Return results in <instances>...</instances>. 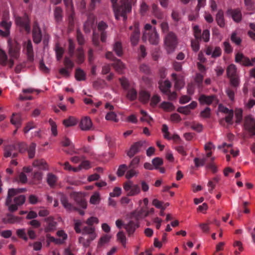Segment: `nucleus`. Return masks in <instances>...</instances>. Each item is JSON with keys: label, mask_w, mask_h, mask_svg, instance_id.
I'll list each match as a JSON object with an SVG mask.
<instances>
[{"label": "nucleus", "mask_w": 255, "mask_h": 255, "mask_svg": "<svg viewBox=\"0 0 255 255\" xmlns=\"http://www.w3.org/2000/svg\"><path fill=\"white\" fill-rule=\"evenodd\" d=\"M137 227L133 222H130L128 224L125 225V228L129 235L132 234Z\"/></svg>", "instance_id": "40"}, {"label": "nucleus", "mask_w": 255, "mask_h": 255, "mask_svg": "<svg viewBox=\"0 0 255 255\" xmlns=\"http://www.w3.org/2000/svg\"><path fill=\"white\" fill-rule=\"evenodd\" d=\"M230 83L234 87H238L240 83V78L238 76L229 78Z\"/></svg>", "instance_id": "54"}, {"label": "nucleus", "mask_w": 255, "mask_h": 255, "mask_svg": "<svg viewBox=\"0 0 255 255\" xmlns=\"http://www.w3.org/2000/svg\"><path fill=\"white\" fill-rule=\"evenodd\" d=\"M225 121L229 124H232V119L233 117V111L231 110L230 112L225 115Z\"/></svg>", "instance_id": "63"}, {"label": "nucleus", "mask_w": 255, "mask_h": 255, "mask_svg": "<svg viewBox=\"0 0 255 255\" xmlns=\"http://www.w3.org/2000/svg\"><path fill=\"white\" fill-rule=\"evenodd\" d=\"M123 188L128 196H135L141 192L140 187L131 180H128L123 184Z\"/></svg>", "instance_id": "3"}, {"label": "nucleus", "mask_w": 255, "mask_h": 255, "mask_svg": "<svg viewBox=\"0 0 255 255\" xmlns=\"http://www.w3.org/2000/svg\"><path fill=\"white\" fill-rule=\"evenodd\" d=\"M32 165L39 170H46L48 169V166L44 159H37L34 161Z\"/></svg>", "instance_id": "20"}, {"label": "nucleus", "mask_w": 255, "mask_h": 255, "mask_svg": "<svg viewBox=\"0 0 255 255\" xmlns=\"http://www.w3.org/2000/svg\"><path fill=\"white\" fill-rule=\"evenodd\" d=\"M75 77L77 80H84L85 79V74L83 70L77 69L76 71Z\"/></svg>", "instance_id": "51"}, {"label": "nucleus", "mask_w": 255, "mask_h": 255, "mask_svg": "<svg viewBox=\"0 0 255 255\" xmlns=\"http://www.w3.org/2000/svg\"><path fill=\"white\" fill-rule=\"evenodd\" d=\"M16 234L19 238L23 239L26 241H27L28 238L26 236L25 229H21L17 230L16 231Z\"/></svg>", "instance_id": "61"}, {"label": "nucleus", "mask_w": 255, "mask_h": 255, "mask_svg": "<svg viewBox=\"0 0 255 255\" xmlns=\"http://www.w3.org/2000/svg\"><path fill=\"white\" fill-rule=\"evenodd\" d=\"M113 66L119 73H123L125 69V66L120 60H116L113 63Z\"/></svg>", "instance_id": "30"}, {"label": "nucleus", "mask_w": 255, "mask_h": 255, "mask_svg": "<svg viewBox=\"0 0 255 255\" xmlns=\"http://www.w3.org/2000/svg\"><path fill=\"white\" fill-rule=\"evenodd\" d=\"M100 200L101 198L99 193L95 192L91 196L90 199V202L92 204L97 205L100 203Z\"/></svg>", "instance_id": "39"}, {"label": "nucleus", "mask_w": 255, "mask_h": 255, "mask_svg": "<svg viewBox=\"0 0 255 255\" xmlns=\"http://www.w3.org/2000/svg\"><path fill=\"white\" fill-rule=\"evenodd\" d=\"M78 122V120L76 118L69 117L68 118L63 120V124L65 127H70L76 125Z\"/></svg>", "instance_id": "29"}, {"label": "nucleus", "mask_w": 255, "mask_h": 255, "mask_svg": "<svg viewBox=\"0 0 255 255\" xmlns=\"http://www.w3.org/2000/svg\"><path fill=\"white\" fill-rule=\"evenodd\" d=\"M161 130L163 133V136L164 138L168 140L171 139V135H170V134L169 133V132L168 131V128L166 125H163L162 126Z\"/></svg>", "instance_id": "47"}, {"label": "nucleus", "mask_w": 255, "mask_h": 255, "mask_svg": "<svg viewBox=\"0 0 255 255\" xmlns=\"http://www.w3.org/2000/svg\"><path fill=\"white\" fill-rule=\"evenodd\" d=\"M161 107L166 111H172L174 110V107L173 105L169 102H163L161 104Z\"/></svg>", "instance_id": "49"}, {"label": "nucleus", "mask_w": 255, "mask_h": 255, "mask_svg": "<svg viewBox=\"0 0 255 255\" xmlns=\"http://www.w3.org/2000/svg\"><path fill=\"white\" fill-rule=\"evenodd\" d=\"M71 196L82 208L86 209L87 208V203L83 199L84 197V193L82 192H73L71 194Z\"/></svg>", "instance_id": "8"}, {"label": "nucleus", "mask_w": 255, "mask_h": 255, "mask_svg": "<svg viewBox=\"0 0 255 255\" xmlns=\"http://www.w3.org/2000/svg\"><path fill=\"white\" fill-rule=\"evenodd\" d=\"M205 150L206 151H209L207 153V156L210 157L212 154L211 152L210 151L212 149L215 148L214 145L212 144L211 142H208L207 143L205 146H204Z\"/></svg>", "instance_id": "59"}, {"label": "nucleus", "mask_w": 255, "mask_h": 255, "mask_svg": "<svg viewBox=\"0 0 255 255\" xmlns=\"http://www.w3.org/2000/svg\"><path fill=\"white\" fill-rule=\"evenodd\" d=\"M67 10L71 12L69 16V22L72 24L74 19V12L73 11V4L72 0H63Z\"/></svg>", "instance_id": "28"}, {"label": "nucleus", "mask_w": 255, "mask_h": 255, "mask_svg": "<svg viewBox=\"0 0 255 255\" xmlns=\"http://www.w3.org/2000/svg\"><path fill=\"white\" fill-rule=\"evenodd\" d=\"M228 12L235 21L239 22L241 20L242 15L240 9H231L228 10Z\"/></svg>", "instance_id": "22"}, {"label": "nucleus", "mask_w": 255, "mask_h": 255, "mask_svg": "<svg viewBox=\"0 0 255 255\" xmlns=\"http://www.w3.org/2000/svg\"><path fill=\"white\" fill-rule=\"evenodd\" d=\"M105 108L110 111L107 113L106 116V119L107 121H111L114 122H118L119 120L117 118L116 114L113 111L114 107L110 103H107L105 105Z\"/></svg>", "instance_id": "10"}, {"label": "nucleus", "mask_w": 255, "mask_h": 255, "mask_svg": "<svg viewBox=\"0 0 255 255\" xmlns=\"http://www.w3.org/2000/svg\"><path fill=\"white\" fill-rule=\"evenodd\" d=\"M215 100V97L214 96H207L201 95L199 98V101L201 104L209 105Z\"/></svg>", "instance_id": "26"}, {"label": "nucleus", "mask_w": 255, "mask_h": 255, "mask_svg": "<svg viewBox=\"0 0 255 255\" xmlns=\"http://www.w3.org/2000/svg\"><path fill=\"white\" fill-rule=\"evenodd\" d=\"M130 29L133 28V32L130 37V41L132 44L135 45L137 44L139 37V30L137 26H134L133 27L130 26Z\"/></svg>", "instance_id": "21"}, {"label": "nucleus", "mask_w": 255, "mask_h": 255, "mask_svg": "<svg viewBox=\"0 0 255 255\" xmlns=\"http://www.w3.org/2000/svg\"><path fill=\"white\" fill-rule=\"evenodd\" d=\"M144 29L145 31L143 34L142 40L143 41H146L147 35H148L149 33L151 32L153 29H152L151 26L149 24H146L145 25Z\"/></svg>", "instance_id": "57"}, {"label": "nucleus", "mask_w": 255, "mask_h": 255, "mask_svg": "<svg viewBox=\"0 0 255 255\" xmlns=\"http://www.w3.org/2000/svg\"><path fill=\"white\" fill-rule=\"evenodd\" d=\"M35 125L32 122L28 123L26 126L23 128V132L24 133H27L30 130L35 128Z\"/></svg>", "instance_id": "64"}, {"label": "nucleus", "mask_w": 255, "mask_h": 255, "mask_svg": "<svg viewBox=\"0 0 255 255\" xmlns=\"http://www.w3.org/2000/svg\"><path fill=\"white\" fill-rule=\"evenodd\" d=\"M7 61V57L4 51L0 49V63L6 65Z\"/></svg>", "instance_id": "55"}, {"label": "nucleus", "mask_w": 255, "mask_h": 255, "mask_svg": "<svg viewBox=\"0 0 255 255\" xmlns=\"http://www.w3.org/2000/svg\"><path fill=\"white\" fill-rule=\"evenodd\" d=\"M22 189H9L5 201V205L10 212L16 211L25 201L24 195H17L22 191Z\"/></svg>", "instance_id": "1"}, {"label": "nucleus", "mask_w": 255, "mask_h": 255, "mask_svg": "<svg viewBox=\"0 0 255 255\" xmlns=\"http://www.w3.org/2000/svg\"><path fill=\"white\" fill-rule=\"evenodd\" d=\"M176 43L175 35L173 33H169L165 38V45L168 53L174 50Z\"/></svg>", "instance_id": "5"}, {"label": "nucleus", "mask_w": 255, "mask_h": 255, "mask_svg": "<svg viewBox=\"0 0 255 255\" xmlns=\"http://www.w3.org/2000/svg\"><path fill=\"white\" fill-rule=\"evenodd\" d=\"M243 110L242 109H237L235 110L236 123H240L242 120Z\"/></svg>", "instance_id": "53"}, {"label": "nucleus", "mask_w": 255, "mask_h": 255, "mask_svg": "<svg viewBox=\"0 0 255 255\" xmlns=\"http://www.w3.org/2000/svg\"><path fill=\"white\" fill-rule=\"evenodd\" d=\"M21 220V218L18 217L14 216L11 215H7L6 218L3 219V222L4 223L14 224L20 222Z\"/></svg>", "instance_id": "31"}, {"label": "nucleus", "mask_w": 255, "mask_h": 255, "mask_svg": "<svg viewBox=\"0 0 255 255\" xmlns=\"http://www.w3.org/2000/svg\"><path fill=\"white\" fill-rule=\"evenodd\" d=\"M117 0H111L113 3V8L114 10L116 18L117 19L123 17L124 20L126 19V14L131 10V6L130 5L128 0H124L123 3L120 7L116 6Z\"/></svg>", "instance_id": "2"}, {"label": "nucleus", "mask_w": 255, "mask_h": 255, "mask_svg": "<svg viewBox=\"0 0 255 255\" xmlns=\"http://www.w3.org/2000/svg\"><path fill=\"white\" fill-rule=\"evenodd\" d=\"M245 127L252 134H255V120L252 116H248L246 118Z\"/></svg>", "instance_id": "9"}, {"label": "nucleus", "mask_w": 255, "mask_h": 255, "mask_svg": "<svg viewBox=\"0 0 255 255\" xmlns=\"http://www.w3.org/2000/svg\"><path fill=\"white\" fill-rule=\"evenodd\" d=\"M170 87L171 84L168 80H165L159 84V88L161 91L164 93H167L169 91Z\"/></svg>", "instance_id": "33"}, {"label": "nucleus", "mask_w": 255, "mask_h": 255, "mask_svg": "<svg viewBox=\"0 0 255 255\" xmlns=\"http://www.w3.org/2000/svg\"><path fill=\"white\" fill-rule=\"evenodd\" d=\"M244 2L247 9L249 10H255V2L253 0H244Z\"/></svg>", "instance_id": "58"}, {"label": "nucleus", "mask_w": 255, "mask_h": 255, "mask_svg": "<svg viewBox=\"0 0 255 255\" xmlns=\"http://www.w3.org/2000/svg\"><path fill=\"white\" fill-rule=\"evenodd\" d=\"M15 23L17 25L24 28L27 32L30 31V27L29 24V20L26 16L23 18L19 17L15 18Z\"/></svg>", "instance_id": "11"}, {"label": "nucleus", "mask_w": 255, "mask_h": 255, "mask_svg": "<svg viewBox=\"0 0 255 255\" xmlns=\"http://www.w3.org/2000/svg\"><path fill=\"white\" fill-rule=\"evenodd\" d=\"M235 61L244 66H252L255 63V57L250 60L249 58L245 56L242 53H238L235 56Z\"/></svg>", "instance_id": "6"}, {"label": "nucleus", "mask_w": 255, "mask_h": 255, "mask_svg": "<svg viewBox=\"0 0 255 255\" xmlns=\"http://www.w3.org/2000/svg\"><path fill=\"white\" fill-rule=\"evenodd\" d=\"M117 237L118 240L121 243L124 247H125L127 243V239L123 232H119L117 234Z\"/></svg>", "instance_id": "44"}, {"label": "nucleus", "mask_w": 255, "mask_h": 255, "mask_svg": "<svg viewBox=\"0 0 255 255\" xmlns=\"http://www.w3.org/2000/svg\"><path fill=\"white\" fill-rule=\"evenodd\" d=\"M216 20L218 24L220 27H224L225 26V21L224 19V14L222 11H219L216 15Z\"/></svg>", "instance_id": "37"}, {"label": "nucleus", "mask_w": 255, "mask_h": 255, "mask_svg": "<svg viewBox=\"0 0 255 255\" xmlns=\"http://www.w3.org/2000/svg\"><path fill=\"white\" fill-rule=\"evenodd\" d=\"M92 127V122L88 117H84L81 120L80 127L83 130H88Z\"/></svg>", "instance_id": "15"}, {"label": "nucleus", "mask_w": 255, "mask_h": 255, "mask_svg": "<svg viewBox=\"0 0 255 255\" xmlns=\"http://www.w3.org/2000/svg\"><path fill=\"white\" fill-rule=\"evenodd\" d=\"M113 50L119 56H121L123 54L122 45L120 42H117L115 43V44L114 45Z\"/></svg>", "instance_id": "46"}, {"label": "nucleus", "mask_w": 255, "mask_h": 255, "mask_svg": "<svg viewBox=\"0 0 255 255\" xmlns=\"http://www.w3.org/2000/svg\"><path fill=\"white\" fill-rule=\"evenodd\" d=\"M8 45L9 47V55L10 57L9 62L10 66H12L14 63L13 60L17 59L19 56L20 47L16 43L12 44L10 39L8 40Z\"/></svg>", "instance_id": "4"}, {"label": "nucleus", "mask_w": 255, "mask_h": 255, "mask_svg": "<svg viewBox=\"0 0 255 255\" xmlns=\"http://www.w3.org/2000/svg\"><path fill=\"white\" fill-rule=\"evenodd\" d=\"M206 54L208 55H211L213 58L219 57L222 53V50L219 47H208L206 49Z\"/></svg>", "instance_id": "16"}, {"label": "nucleus", "mask_w": 255, "mask_h": 255, "mask_svg": "<svg viewBox=\"0 0 255 255\" xmlns=\"http://www.w3.org/2000/svg\"><path fill=\"white\" fill-rule=\"evenodd\" d=\"M150 98V94L146 91L142 90L139 94V100L142 103L147 102Z\"/></svg>", "instance_id": "35"}, {"label": "nucleus", "mask_w": 255, "mask_h": 255, "mask_svg": "<svg viewBox=\"0 0 255 255\" xmlns=\"http://www.w3.org/2000/svg\"><path fill=\"white\" fill-rule=\"evenodd\" d=\"M24 49L26 51V53L28 58L30 60L33 59V48L32 43L30 40H27L24 44Z\"/></svg>", "instance_id": "27"}, {"label": "nucleus", "mask_w": 255, "mask_h": 255, "mask_svg": "<svg viewBox=\"0 0 255 255\" xmlns=\"http://www.w3.org/2000/svg\"><path fill=\"white\" fill-rule=\"evenodd\" d=\"M127 97L130 101L134 100L137 98V92L135 90L132 88L128 91Z\"/></svg>", "instance_id": "45"}, {"label": "nucleus", "mask_w": 255, "mask_h": 255, "mask_svg": "<svg viewBox=\"0 0 255 255\" xmlns=\"http://www.w3.org/2000/svg\"><path fill=\"white\" fill-rule=\"evenodd\" d=\"M111 238V236L108 235L102 237L99 241V245L103 246V245L108 243L110 241Z\"/></svg>", "instance_id": "62"}, {"label": "nucleus", "mask_w": 255, "mask_h": 255, "mask_svg": "<svg viewBox=\"0 0 255 255\" xmlns=\"http://www.w3.org/2000/svg\"><path fill=\"white\" fill-rule=\"evenodd\" d=\"M184 82L182 79H177L175 78V83L174 87L176 89L180 90L184 86Z\"/></svg>", "instance_id": "60"}, {"label": "nucleus", "mask_w": 255, "mask_h": 255, "mask_svg": "<svg viewBox=\"0 0 255 255\" xmlns=\"http://www.w3.org/2000/svg\"><path fill=\"white\" fill-rule=\"evenodd\" d=\"M95 230V229L94 227H86L83 229V234L89 235L90 240L92 241L97 237Z\"/></svg>", "instance_id": "24"}, {"label": "nucleus", "mask_w": 255, "mask_h": 255, "mask_svg": "<svg viewBox=\"0 0 255 255\" xmlns=\"http://www.w3.org/2000/svg\"><path fill=\"white\" fill-rule=\"evenodd\" d=\"M77 62L78 63H82L84 62L85 57L84 55V52L82 49L79 48L78 49L77 53Z\"/></svg>", "instance_id": "52"}, {"label": "nucleus", "mask_w": 255, "mask_h": 255, "mask_svg": "<svg viewBox=\"0 0 255 255\" xmlns=\"http://www.w3.org/2000/svg\"><path fill=\"white\" fill-rule=\"evenodd\" d=\"M152 164L154 169H157L163 164V159L159 157H155L152 160Z\"/></svg>", "instance_id": "42"}, {"label": "nucleus", "mask_w": 255, "mask_h": 255, "mask_svg": "<svg viewBox=\"0 0 255 255\" xmlns=\"http://www.w3.org/2000/svg\"><path fill=\"white\" fill-rule=\"evenodd\" d=\"M33 38L34 42L36 43H39L41 40V31L36 22H35L33 25Z\"/></svg>", "instance_id": "17"}, {"label": "nucleus", "mask_w": 255, "mask_h": 255, "mask_svg": "<svg viewBox=\"0 0 255 255\" xmlns=\"http://www.w3.org/2000/svg\"><path fill=\"white\" fill-rule=\"evenodd\" d=\"M148 39L149 42L152 44H157L159 41L158 35L154 28L148 35H147L146 40Z\"/></svg>", "instance_id": "18"}, {"label": "nucleus", "mask_w": 255, "mask_h": 255, "mask_svg": "<svg viewBox=\"0 0 255 255\" xmlns=\"http://www.w3.org/2000/svg\"><path fill=\"white\" fill-rule=\"evenodd\" d=\"M227 75L229 78L232 77L238 76L237 74V68L233 64H230L227 68Z\"/></svg>", "instance_id": "25"}, {"label": "nucleus", "mask_w": 255, "mask_h": 255, "mask_svg": "<svg viewBox=\"0 0 255 255\" xmlns=\"http://www.w3.org/2000/svg\"><path fill=\"white\" fill-rule=\"evenodd\" d=\"M15 147L13 145H7L5 147L4 156L5 157H15L17 153L15 152Z\"/></svg>", "instance_id": "23"}, {"label": "nucleus", "mask_w": 255, "mask_h": 255, "mask_svg": "<svg viewBox=\"0 0 255 255\" xmlns=\"http://www.w3.org/2000/svg\"><path fill=\"white\" fill-rule=\"evenodd\" d=\"M54 18L56 21L59 22L62 19V10L59 7H56L54 10Z\"/></svg>", "instance_id": "41"}, {"label": "nucleus", "mask_w": 255, "mask_h": 255, "mask_svg": "<svg viewBox=\"0 0 255 255\" xmlns=\"http://www.w3.org/2000/svg\"><path fill=\"white\" fill-rule=\"evenodd\" d=\"M49 123L51 127V131L52 134L55 136L57 135V125L56 123L51 119L49 120Z\"/></svg>", "instance_id": "50"}, {"label": "nucleus", "mask_w": 255, "mask_h": 255, "mask_svg": "<svg viewBox=\"0 0 255 255\" xmlns=\"http://www.w3.org/2000/svg\"><path fill=\"white\" fill-rule=\"evenodd\" d=\"M0 25L5 29V30H0V35L3 37L8 36L10 33L9 29L11 25V22L6 20H3L1 22Z\"/></svg>", "instance_id": "19"}, {"label": "nucleus", "mask_w": 255, "mask_h": 255, "mask_svg": "<svg viewBox=\"0 0 255 255\" xmlns=\"http://www.w3.org/2000/svg\"><path fill=\"white\" fill-rule=\"evenodd\" d=\"M22 117L20 113H13L10 120V123L13 125L15 128H19L22 125Z\"/></svg>", "instance_id": "13"}, {"label": "nucleus", "mask_w": 255, "mask_h": 255, "mask_svg": "<svg viewBox=\"0 0 255 255\" xmlns=\"http://www.w3.org/2000/svg\"><path fill=\"white\" fill-rule=\"evenodd\" d=\"M219 149H222L223 151L227 153L228 152H230L234 156H236L239 154V150L238 149L234 150L232 148V144H227L226 143H223L222 145L218 146Z\"/></svg>", "instance_id": "14"}, {"label": "nucleus", "mask_w": 255, "mask_h": 255, "mask_svg": "<svg viewBox=\"0 0 255 255\" xmlns=\"http://www.w3.org/2000/svg\"><path fill=\"white\" fill-rule=\"evenodd\" d=\"M127 166L126 164H122L119 166L117 171V174L119 177L123 176L127 170Z\"/></svg>", "instance_id": "48"}, {"label": "nucleus", "mask_w": 255, "mask_h": 255, "mask_svg": "<svg viewBox=\"0 0 255 255\" xmlns=\"http://www.w3.org/2000/svg\"><path fill=\"white\" fill-rule=\"evenodd\" d=\"M61 203L64 207L68 211H72L74 210H77L78 209L76 207L73 206L70 203H69L66 199L63 198L61 199Z\"/></svg>", "instance_id": "38"}, {"label": "nucleus", "mask_w": 255, "mask_h": 255, "mask_svg": "<svg viewBox=\"0 0 255 255\" xmlns=\"http://www.w3.org/2000/svg\"><path fill=\"white\" fill-rule=\"evenodd\" d=\"M233 246L235 248L237 249V250L234 252V253L236 255L240 254L244 250L243 243L240 241H235Z\"/></svg>", "instance_id": "36"}, {"label": "nucleus", "mask_w": 255, "mask_h": 255, "mask_svg": "<svg viewBox=\"0 0 255 255\" xmlns=\"http://www.w3.org/2000/svg\"><path fill=\"white\" fill-rule=\"evenodd\" d=\"M91 167V163L88 160H84L77 167L74 169V172H79L82 169L87 170Z\"/></svg>", "instance_id": "32"}, {"label": "nucleus", "mask_w": 255, "mask_h": 255, "mask_svg": "<svg viewBox=\"0 0 255 255\" xmlns=\"http://www.w3.org/2000/svg\"><path fill=\"white\" fill-rule=\"evenodd\" d=\"M57 181V177L55 175L50 173L47 174V182L50 186H54L56 185Z\"/></svg>", "instance_id": "34"}, {"label": "nucleus", "mask_w": 255, "mask_h": 255, "mask_svg": "<svg viewBox=\"0 0 255 255\" xmlns=\"http://www.w3.org/2000/svg\"><path fill=\"white\" fill-rule=\"evenodd\" d=\"M144 143L145 141H140L133 144L127 153L128 155L130 157H133L141 150L142 146Z\"/></svg>", "instance_id": "12"}, {"label": "nucleus", "mask_w": 255, "mask_h": 255, "mask_svg": "<svg viewBox=\"0 0 255 255\" xmlns=\"http://www.w3.org/2000/svg\"><path fill=\"white\" fill-rule=\"evenodd\" d=\"M194 35L196 39L202 38L204 41L207 42L210 39V32L208 30H205L203 31L202 36H201V30L198 26L195 25L193 27Z\"/></svg>", "instance_id": "7"}, {"label": "nucleus", "mask_w": 255, "mask_h": 255, "mask_svg": "<svg viewBox=\"0 0 255 255\" xmlns=\"http://www.w3.org/2000/svg\"><path fill=\"white\" fill-rule=\"evenodd\" d=\"M35 147H36L35 143H32L29 145L28 149V156L29 158H32L34 156Z\"/></svg>", "instance_id": "56"}, {"label": "nucleus", "mask_w": 255, "mask_h": 255, "mask_svg": "<svg viewBox=\"0 0 255 255\" xmlns=\"http://www.w3.org/2000/svg\"><path fill=\"white\" fill-rule=\"evenodd\" d=\"M138 171L134 169H131L128 170L125 175L126 178L129 180L133 177H137L138 175Z\"/></svg>", "instance_id": "43"}]
</instances>
